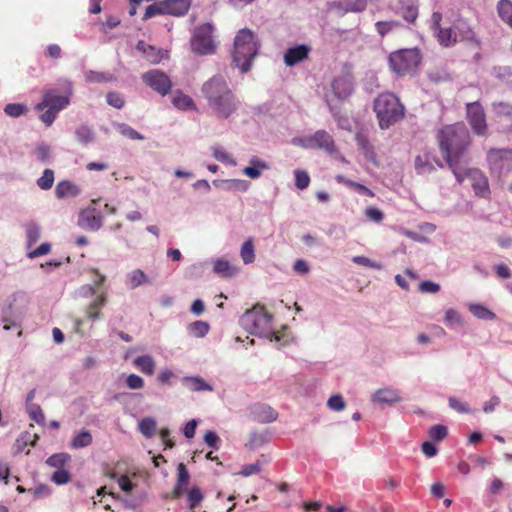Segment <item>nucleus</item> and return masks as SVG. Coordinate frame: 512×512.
<instances>
[{"label": "nucleus", "instance_id": "obj_2", "mask_svg": "<svg viewBox=\"0 0 512 512\" xmlns=\"http://www.w3.org/2000/svg\"><path fill=\"white\" fill-rule=\"evenodd\" d=\"M201 91L218 118L227 119L237 110L236 97L223 76L211 77L202 85Z\"/></svg>", "mask_w": 512, "mask_h": 512}, {"label": "nucleus", "instance_id": "obj_22", "mask_svg": "<svg viewBox=\"0 0 512 512\" xmlns=\"http://www.w3.org/2000/svg\"><path fill=\"white\" fill-rule=\"evenodd\" d=\"M213 271L222 277H232L237 273V268L227 260L217 259L213 263Z\"/></svg>", "mask_w": 512, "mask_h": 512}, {"label": "nucleus", "instance_id": "obj_56", "mask_svg": "<svg viewBox=\"0 0 512 512\" xmlns=\"http://www.w3.org/2000/svg\"><path fill=\"white\" fill-rule=\"evenodd\" d=\"M52 481L58 485L66 484L70 481V473L65 469H58L53 473Z\"/></svg>", "mask_w": 512, "mask_h": 512}, {"label": "nucleus", "instance_id": "obj_57", "mask_svg": "<svg viewBox=\"0 0 512 512\" xmlns=\"http://www.w3.org/2000/svg\"><path fill=\"white\" fill-rule=\"evenodd\" d=\"M449 407L459 413H470V409L466 403L461 402L459 399L455 397H450L448 399Z\"/></svg>", "mask_w": 512, "mask_h": 512}, {"label": "nucleus", "instance_id": "obj_6", "mask_svg": "<svg viewBox=\"0 0 512 512\" xmlns=\"http://www.w3.org/2000/svg\"><path fill=\"white\" fill-rule=\"evenodd\" d=\"M272 315L264 306L255 305L247 310L240 318L241 326L251 334L261 335L271 328Z\"/></svg>", "mask_w": 512, "mask_h": 512}, {"label": "nucleus", "instance_id": "obj_39", "mask_svg": "<svg viewBox=\"0 0 512 512\" xmlns=\"http://www.w3.org/2000/svg\"><path fill=\"white\" fill-rule=\"evenodd\" d=\"M147 281L148 279L146 274L140 269L132 271L128 276V284L132 289L146 283Z\"/></svg>", "mask_w": 512, "mask_h": 512}, {"label": "nucleus", "instance_id": "obj_32", "mask_svg": "<svg viewBox=\"0 0 512 512\" xmlns=\"http://www.w3.org/2000/svg\"><path fill=\"white\" fill-rule=\"evenodd\" d=\"M173 104L175 107L182 110L195 109L193 99L183 93H179L173 97Z\"/></svg>", "mask_w": 512, "mask_h": 512}, {"label": "nucleus", "instance_id": "obj_60", "mask_svg": "<svg viewBox=\"0 0 512 512\" xmlns=\"http://www.w3.org/2000/svg\"><path fill=\"white\" fill-rule=\"evenodd\" d=\"M419 290L422 293H437L440 291V285L432 281H423L419 285Z\"/></svg>", "mask_w": 512, "mask_h": 512}, {"label": "nucleus", "instance_id": "obj_17", "mask_svg": "<svg viewBox=\"0 0 512 512\" xmlns=\"http://www.w3.org/2000/svg\"><path fill=\"white\" fill-rule=\"evenodd\" d=\"M168 15L180 17L187 14L191 0H163Z\"/></svg>", "mask_w": 512, "mask_h": 512}, {"label": "nucleus", "instance_id": "obj_26", "mask_svg": "<svg viewBox=\"0 0 512 512\" xmlns=\"http://www.w3.org/2000/svg\"><path fill=\"white\" fill-rule=\"evenodd\" d=\"M492 108L497 117L512 122V104L504 101L494 102Z\"/></svg>", "mask_w": 512, "mask_h": 512}, {"label": "nucleus", "instance_id": "obj_28", "mask_svg": "<svg viewBox=\"0 0 512 512\" xmlns=\"http://www.w3.org/2000/svg\"><path fill=\"white\" fill-rule=\"evenodd\" d=\"M204 495L201 489L197 486H193L189 491H187V505L188 507L194 511L200 503L203 501Z\"/></svg>", "mask_w": 512, "mask_h": 512}, {"label": "nucleus", "instance_id": "obj_55", "mask_svg": "<svg viewBox=\"0 0 512 512\" xmlns=\"http://www.w3.org/2000/svg\"><path fill=\"white\" fill-rule=\"evenodd\" d=\"M365 216L376 223L381 222L384 219V213L376 207H368L364 211Z\"/></svg>", "mask_w": 512, "mask_h": 512}, {"label": "nucleus", "instance_id": "obj_27", "mask_svg": "<svg viewBox=\"0 0 512 512\" xmlns=\"http://www.w3.org/2000/svg\"><path fill=\"white\" fill-rule=\"evenodd\" d=\"M185 386L191 391H212V387L199 377H186Z\"/></svg>", "mask_w": 512, "mask_h": 512}, {"label": "nucleus", "instance_id": "obj_63", "mask_svg": "<svg viewBox=\"0 0 512 512\" xmlns=\"http://www.w3.org/2000/svg\"><path fill=\"white\" fill-rule=\"evenodd\" d=\"M261 471V465L259 462L245 465L240 471V475L247 477L253 474H258Z\"/></svg>", "mask_w": 512, "mask_h": 512}, {"label": "nucleus", "instance_id": "obj_34", "mask_svg": "<svg viewBox=\"0 0 512 512\" xmlns=\"http://www.w3.org/2000/svg\"><path fill=\"white\" fill-rule=\"evenodd\" d=\"M140 432L147 438H151L156 431V421L153 418H143L139 423Z\"/></svg>", "mask_w": 512, "mask_h": 512}, {"label": "nucleus", "instance_id": "obj_45", "mask_svg": "<svg viewBox=\"0 0 512 512\" xmlns=\"http://www.w3.org/2000/svg\"><path fill=\"white\" fill-rule=\"evenodd\" d=\"M447 434L448 430L444 425H434L428 431L429 437L435 441H442L446 438Z\"/></svg>", "mask_w": 512, "mask_h": 512}, {"label": "nucleus", "instance_id": "obj_61", "mask_svg": "<svg viewBox=\"0 0 512 512\" xmlns=\"http://www.w3.org/2000/svg\"><path fill=\"white\" fill-rule=\"evenodd\" d=\"M367 0H354L347 3V11L362 12L366 9Z\"/></svg>", "mask_w": 512, "mask_h": 512}, {"label": "nucleus", "instance_id": "obj_31", "mask_svg": "<svg viewBox=\"0 0 512 512\" xmlns=\"http://www.w3.org/2000/svg\"><path fill=\"white\" fill-rule=\"evenodd\" d=\"M469 311L478 319L493 320L495 318V314L491 310L480 304H471Z\"/></svg>", "mask_w": 512, "mask_h": 512}, {"label": "nucleus", "instance_id": "obj_7", "mask_svg": "<svg viewBox=\"0 0 512 512\" xmlns=\"http://www.w3.org/2000/svg\"><path fill=\"white\" fill-rule=\"evenodd\" d=\"M293 143L304 149H321L330 155L337 152L333 137L325 130H317L311 136L294 139Z\"/></svg>", "mask_w": 512, "mask_h": 512}, {"label": "nucleus", "instance_id": "obj_11", "mask_svg": "<svg viewBox=\"0 0 512 512\" xmlns=\"http://www.w3.org/2000/svg\"><path fill=\"white\" fill-rule=\"evenodd\" d=\"M467 119L471 125L474 133L478 135H484L487 131L486 116L482 106L479 102L468 103Z\"/></svg>", "mask_w": 512, "mask_h": 512}, {"label": "nucleus", "instance_id": "obj_20", "mask_svg": "<svg viewBox=\"0 0 512 512\" xmlns=\"http://www.w3.org/2000/svg\"><path fill=\"white\" fill-rule=\"evenodd\" d=\"M250 164L251 166H247L243 169V174L251 179L259 178L263 170L269 169V165L256 156L250 159Z\"/></svg>", "mask_w": 512, "mask_h": 512}, {"label": "nucleus", "instance_id": "obj_12", "mask_svg": "<svg viewBox=\"0 0 512 512\" xmlns=\"http://www.w3.org/2000/svg\"><path fill=\"white\" fill-rule=\"evenodd\" d=\"M461 172L464 176V180L468 178L471 181L472 188L477 196L486 197L489 194L487 177L479 169H466L462 165Z\"/></svg>", "mask_w": 512, "mask_h": 512}, {"label": "nucleus", "instance_id": "obj_14", "mask_svg": "<svg viewBox=\"0 0 512 512\" xmlns=\"http://www.w3.org/2000/svg\"><path fill=\"white\" fill-rule=\"evenodd\" d=\"M69 104V99L66 96L58 95L53 92H47L44 94L43 101L35 106L37 111H42L45 108H51L55 111L64 109Z\"/></svg>", "mask_w": 512, "mask_h": 512}, {"label": "nucleus", "instance_id": "obj_15", "mask_svg": "<svg viewBox=\"0 0 512 512\" xmlns=\"http://www.w3.org/2000/svg\"><path fill=\"white\" fill-rule=\"evenodd\" d=\"M310 51L311 48L305 44L291 47L287 49L284 54V63L288 67L295 66L296 64L306 60L309 56Z\"/></svg>", "mask_w": 512, "mask_h": 512}, {"label": "nucleus", "instance_id": "obj_42", "mask_svg": "<svg viewBox=\"0 0 512 512\" xmlns=\"http://www.w3.org/2000/svg\"><path fill=\"white\" fill-rule=\"evenodd\" d=\"M54 172L51 169H45L43 175L37 180V185L42 190H48L53 186Z\"/></svg>", "mask_w": 512, "mask_h": 512}, {"label": "nucleus", "instance_id": "obj_44", "mask_svg": "<svg viewBox=\"0 0 512 512\" xmlns=\"http://www.w3.org/2000/svg\"><path fill=\"white\" fill-rule=\"evenodd\" d=\"M294 174L296 187L300 190L306 189L310 184L309 174L306 171L300 169L295 170Z\"/></svg>", "mask_w": 512, "mask_h": 512}, {"label": "nucleus", "instance_id": "obj_50", "mask_svg": "<svg viewBox=\"0 0 512 512\" xmlns=\"http://www.w3.org/2000/svg\"><path fill=\"white\" fill-rule=\"evenodd\" d=\"M26 110V107L19 103H9L4 108V112L11 117H19L23 115Z\"/></svg>", "mask_w": 512, "mask_h": 512}, {"label": "nucleus", "instance_id": "obj_54", "mask_svg": "<svg viewBox=\"0 0 512 512\" xmlns=\"http://www.w3.org/2000/svg\"><path fill=\"white\" fill-rule=\"evenodd\" d=\"M445 322L449 325H462L463 320L458 311L454 309H448L445 312Z\"/></svg>", "mask_w": 512, "mask_h": 512}, {"label": "nucleus", "instance_id": "obj_64", "mask_svg": "<svg viewBox=\"0 0 512 512\" xmlns=\"http://www.w3.org/2000/svg\"><path fill=\"white\" fill-rule=\"evenodd\" d=\"M51 246L49 243H42L39 247L28 253V257L34 259L36 257L46 255L50 252Z\"/></svg>", "mask_w": 512, "mask_h": 512}, {"label": "nucleus", "instance_id": "obj_46", "mask_svg": "<svg viewBox=\"0 0 512 512\" xmlns=\"http://www.w3.org/2000/svg\"><path fill=\"white\" fill-rule=\"evenodd\" d=\"M118 131L120 132L121 135H123L129 139H132V140H143L144 139L143 135H141L135 129H133L132 127H130L129 125L124 124V123L118 125Z\"/></svg>", "mask_w": 512, "mask_h": 512}, {"label": "nucleus", "instance_id": "obj_30", "mask_svg": "<svg viewBox=\"0 0 512 512\" xmlns=\"http://www.w3.org/2000/svg\"><path fill=\"white\" fill-rule=\"evenodd\" d=\"M240 255L245 264H250L255 261L254 243L252 238H249L243 243Z\"/></svg>", "mask_w": 512, "mask_h": 512}, {"label": "nucleus", "instance_id": "obj_24", "mask_svg": "<svg viewBox=\"0 0 512 512\" xmlns=\"http://www.w3.org/2000/svg\"><path fill=\"white\" fill-rule=\"evenodd\" d=\"M499 17L512 28V2L500 0L497 5Z\"/></svg>", "mask_w": 512, "mask_h": 512}, {"label": "nucleus", "instance_id": "obj_18", "mask_svg": "<svg viewBox=\"0 0 512 512\" xmlns=\"http://www.w3.org/2000/svg\"><path fill=\"white\" fill-rule=\"evenodd\" d=\"M106 301L107 297L104 292L97 295V297L85 309L87 319L91 321L100 319L101 309L106 304Z\"/></svg>", "mask_w": 512, "mask_h": 512}, {"label": "nucleus", "instance_id": "obj_29", "mask_svg": "<svg viewBox=\"0 0 512 512\" xmlns=\"http://www.w3.org/2000/svg\"><path fill=\"white\" fill-rule=\"evenodd\" d=\"M437 35L439 43L443 46H450L456 42V35L453 33L451 28H438L434 31Z\"/></svg>", "mask_w": 512, "mask_h": 512}, {"label": "nucleus", "instance_id": "obj_23", "mask_svg": "<svg viewBox=\"0 0 512 512\" xmlns=\"http://www.w3.org/2000/svg\"><path fill=\"white\" fill-rule=\"evenodd\" d=\"M134 364L146 375H153L155 372V361L150 355L138 356L135 358Z\"/></svg>", "mask_w": 512, "mask_h": 512}, {"label": "nucleus", "instance_id": "obj_49", "mask_svg": "<svg viewBox=\"0 0 512 512\" xmlns=\"http://www.w3.org/2000/svg\"><path fill=\"white\" fill-rule=\"evenodd\" d=\"M107 103L117 109H121L125 105V100L119 92H109L106 95Z\"/></svg>", "mask_w": 512, "mask_h": 512}, {"label": "nucleus", "instance_id": "obj_16", "mask_svg": "<svg viewBox=\"0 0 512 512\" xmlns=\"http://www.w3.org/2000/svg\"><path fill=\"white\" fill-rule=\"evenodd\" d=\"M189 479L190 475L185 464L180 463L178 465L177 483L171 492L172 499H179L183 495V493L187 490Z\"/></svg>", "mask_w": 512, "mask_h": 512}, {"label": "nucleus", "instance_id": "obj_40", "mask_svg": "<svg viewBox=\"0 0 512 512\" xmlns=\"http://www.w3.org/2000/svg\"><path fill=\"white\" fill-rule=\"evenodd\" d=\"M212 154L216 160L224 164H230L233 166L236 165V161L232 158V156L220 146L213 147Z\"/></svg>", "mask_w": 512, "mask_h": 512}, {"label": "nucleus", "instance_id": "obj_1", "mask_svg": "<svg viewBox=\"0 0 512 512\" xmlns=\"http://www.w3.org/2000/svg\"><path fill=\"white\" fill-rule=\"evenodd\" d=\"M440 152L452 170L457 181L464 182L461 166L466 150L470 145V135L464 123L458 122L444 126L437 133Z\"/></svg>", "mask_w": 512, "mask_h": 512}, {"label": "nucleus", "instance_id": "obj_13", "mask_svg": "<svg viewBox=\"0 0 512 512\" xmlns=\"http://www.w3.org/2000/svg\"><path fill=\"white\" fill-rule=\"evenodd\" d=\"M78 225L83 229L96 231L102 226V215L95 208L83 209L78 217Z\"/></svg>", "mask_w": 512, "mask_h": 512}, {"label": "nucleus", "instance_id": "obj_5", "mask_svg": "<svg viewBox=\"0 0 512 512\" xmlns=\"http://www.w3.org/2000/svg\"><path fill=\"white\" fill-rule=\"evenodd\" d=\"M421 59L418 49H401L389 55L388 63L390 69L402 77L414 73L418 69Z\"/></svg>", "mask_w": 512, "mask_h": 512}, {"label": "nucleus", "instance_id": "obj_10", "mask_svg": "<svg viewBox=\"0 0 512 512\" xmlns=\"http://www.w3.org/2000/svg\"><path fill=\"white\" fill-rule=\"evenodd\" d=\"M142 79L149 87L163 96L168 94L172 87L170 78L157 69L144 73Z\"/></svg>", "mask_w": 512, "mask_h": 512}, {"label": "nucleus", "instance_id": "obj_52", "mask_svg": "<svg viewBox=\"0 0 512 512\" xmlns=\"http://www.w3.org/2000/svg\"><path fill=\"white\" fill-rule=\"evenodd\" d=\"M415 169L418 173H426L433 171L434 167L426 158L423 159L422 156H417L415 158Z\"/></svg>", "mask_w": 512, "mask_h": 512}, {"label": "nucleus", "instance_id": "obj_8", "mask_svg": "<svg viewBox=\"0 0 512 512\" xmlns=\"http://www.w3.org/2000/svg\"><path fill=\"white\" fill-rule=\"evenodd\" d=\"M213 26L210 23H205L198 26L191 39V49L193 52L200 55L213 54L216 46L212 39Z\"/></svg>", "mask_w": 512, "mask_h": 512}, {"label": "nucleus", "instance_id": "obj_33", "mask_svg": "<svg viewBox=\"0 0 512 512\" xmlns=\"http://www.w3.org/2000/svg\"><path fill=\"white\" fill-rule=\"evenodd\" d=\"M494 76L501 82L512 85V68L508 66H498L493 68Z\"/></svg>", "mask_w": 512, "mask_h": 512}, {"label": "nucleus", "instance_id": "obj_37", "mask_svg": "<svg viewBox=\"0 0 512 512\" xmlns=\"http://www.w3.org/2000/svg\"><path fill=\"white\" fill-rule=\"evenodd\" d=\"M210 326L205 321H195L188 327L189 332L195 337H204L209 332Z\"/></svg>", "mask_w": 512, "mask_h": 512}, {"label": "nucleus", "instance_id": "obj_38", "mask_svg": "<svg viewBox=\"0 0 512 512\" xmlns=\"http://www.w3.org/2000/svg\"><path fill=\"white\" fill-rule=\"evenodd\" d=\"M85 79L87 82H91V83L111 82L114 80V76L109 73L106 74L103 72L88 71L85 74Z\"/></svg>", "mask_w": 512, "mask_h": 512}, {"label": "nucleus", "instance_id": "obj_3", "mask_svg": "<svg viewBox=\"0 0 512 512\" xmlns=\"http://www.w3.org/2000/svg\"><path fill=\"white\" fill-rule=\"evenodd\" d=\"M373 110L376 114L379 127L389 129L401 121L405 116V108L399 98L391 93L384 92L374 100Z\"/></svg>", "mask_w": 512, "mask_h": 512}, {"label": "nucleus", "instance_id": "obj_21", "mask_svg": "<svg viewBox=\"0 0 512 512\" xmlns=\"http://www.w3.org/2000/svg\"><path fill=\"white\" fill-rule=\"evenodd\" d=\"M80 193V189L76 184L71 181H60L55 188V195L57 198L62 199L65 197H74Z\"/></svg>", "mask_w": 512, "mask_h": 512}, {"label": "nucleus", "instance_id": "obj_19", "mask_svg": "<svg viewBox=\"0 0 512 512\" xmlns=\"http://www.w3.org/2000/svg\"><path fill=\"white\" fill-rule=\"evenodd\" d=\"M372 400L381 404H394L400 402L402 398L396 390L391 388H382L373 394Z\"/></svg>", "mask_w": 512, "mask_h": 512}, {"label": "nucleus", "instance_id": "obj_35", "mask_svg": "<svg viewBox=\"0 0 512 512\" xmlns=\"http://www.w3.org/2000/svg\"><path fill=\"white\" fill-rule=\"evenodd\" d=\"M165 14H167V13H166L164 1H160V2L154 3L152 5H149L145 10V13H144L142 19H143V21H146L149 18H152L154 16L165 15Z\"/></svg>", "mask_w": 512, "mask_h": 512}, {"label": "nucleus", "instance_id": "obj_25", "mask_svg": "<svg viewBox=\"0 0 512 512\" xmlns=\"http://www.w3.org/2000/svg\"><path fill=\"white\" fill-rule=\"evenodd\" d=\"M92 441L93 438L91 433L88 430H82L73 437L71 441V447L73 449L84 448L91 445Z\"/></svg>", "mask_w": 512, "mask_h": 512}, {"label": "nucleus", "instance_id": "obj_4", "mask_svg": "<svg viewBox=\"0 0 512 512\" xmlns=\"http://www.w3.org/2000/svg\"><path fill=\"white\" fill-rule=\"evenodd\" d=\"M258 53L255 34L249 29L238 31L234 40L233 60L241 72L250 70L253 59Z\"/></svg>", "mask_w": 512, "mask_h": 512}, {"label": "nucleus", "instance_id": "obj_58", "mask_svg": "<svg viewBox=\"0 0 512 512\" xmlns=\"http://www.w3.org/2000/svg\"><path fill=\"white\" fill-rule=\"evenodd\" d=\"M126 384L130 389L137 390L144 387V380L136 374H131L127 377Z\"/></svg>", "mask_w": 512, "mask_h": 512}, {"label": "nucleus", "instance_id": "obj_53", "mask_svg": "<svg viewBox=\"0 0 512 512\" xmlns=\"http://www.w3.org/2000/svg\"><path fill=\"white\" fill-rule=\"evenodd\" d=\"M147 61H149L152 64L159 63L162 59V54L159 49H157L155 46H149L147 48V51L143 54Z\"/></svg>", "mask_w": 512, "mask_h": 512}, {"label": "nucleus", "instance_id": "obj_59", "mask_svg": "<svg viewBox=\"0 0 512 512\" xmlns=\"http://www.w3.org/2000/svg\"><path fill=\"white\" fill-rule=\"evenodd\" d=\"M76 136L81 143H88L92 140V132L86 126H81L76 130Z\"/></svg>", "mask_w": 512, "mask_h": 512}, {"label": "nucleus", "instance_id": "obj_48", "mask_svg": "<svg viewBox=\"0 0 512 512\" xmlns=\"http://www.w3.org/2000/svg\"><path fill=\"white\" fill-rule=\"evenodd\" d=\"M30 418L38 424H43L45 420L41 407L37 404H29L27 406Z\"/></svg>", "mask_w": 512, "mask_h": 512}, {"label": "nucleus", "instance_id": "obj_41", "mask_svg": "<svg viewBox=\"0 0 512 512\" xmlns=\"http://www.w3.org/2000/svg\"><path fill=\"white\" fill-rule=\"evenodd\" d=\"M400 26V23L397 21H378L375 23L376 31L382 36H386L393 29Z\"/></svg>", "mask_w": 512, "mask_h": 512}, {"label": "nucleus", "instance_id": "obj_47", "mask_svg": "<svg viewBox=\"0 0 512 512\" xmlns=\"http://www.w3.org/2000/svg\"><path fill=\"white\" fill-rule=\"evenodd\" d=\"M401 15L407 22L414 23L418 17V7L414 4L403 6Z\"/></svg>", "mask_w": 512, "mask_h": 512}, {"label": "nucleus", "instance_id": "obj_36", "mask_svg": "<svg viewBox=\"0 0 512 512\" xmlns=\"http://www.w3.org/2000/svg\"><path fill=\"white\" fill-rule=\"evenodd\" d=\"M337 179L339 182H343L346 186L353 188L359 194H364L369 197L375 196L374 192L371 189H369L368 187L364 186L363 184L357 183V182L349 180V179H344L341 176H338Z\"/></svg>", "mask_w": 512, "mask_h": 512}, {"label": "nucleus", "instance_id": "obj_43", "mask_svg": "<svg viewBox=\"0 0 512 512\" xmlns=\"http://www.w3.org/2000/svg\"><path fill=\"white\" fill-rule=\"evenodd\" d=\"M26 236L28 245L31 246L40 238V228L37 224L31 222L26 225Z\"/></svg>", "mask_w": 512, "mask_h": 512}, {"label": "nucleus", "instance_id": "obj_9", "mask_svg": "<svg viewBox=\"0 0 512 512\" xmlns=\"http://www.w3.org/2000/svg\"><path fill=\"white\" fill-rule=\"evenodd\" d=\"M487 161L493 171H509L512 169V149H490Z\"/></svg>", "mask_w": 512, "mask_h": 512}, {"label": "nucleus", "instance_id": "obj_51", "mask_svg": "<svg viewBox=\"0 0 512 512\" xmlns=\"http://www.w3.org/2000/svg\"><path fill=\"white\" fill-rule=\"evenodd\" d=\"M327 405L331 410L334 411H342L346 407L343 397L339 394L331 396L327 402Z\"/></svg>", "mask_w": 512, "mask_h": 512}, {"label": "nucleus", "instance_id": "obj_62", "mask_svg": "<svg viewBox=\"0 0 512 512\" xmlns=\"http://www.w3.org/2000/svg\"><path fill=\"white\" fill-rule=\"evenodd\" d=\"M67 459L68 456L66 454H54L47 459V464L53 467H61Z\"/></svg>", "mask_w": 512, "mask_h": 512}]
</instances>
